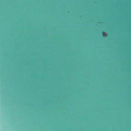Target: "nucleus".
I'll return each instance as SVG.
<instances>
[{
	"instance_id": "1",
	"label": "nucleus",
	"mask_w": 131,
	"mask_h": 131,
	"mask_svg": "<svg viewBox=\"0 0 131 131\" xmlns=\"http://www.w3.org/2000/svg\"><path fill=\"white\" fill-rule=\"evenodd\" d=\"M103 36H104V35L105 34V33L104 32H103Z\"/></svg>"
}]
</instances>
